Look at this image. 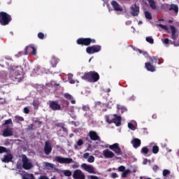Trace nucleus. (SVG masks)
Wrapping results in <instances>:
<instances>
[{"instance_id": "17", "label": "nucleus", "mask_w": 179, "mask_h": 179, "mask_svg": "<svg viewBox=\"0 0 179 179\" xmlns=\"http://www.w3.org/2000/svg\"><path fill=\"white\" fill-rule=\"evenodd\" d=\"M121 120H122V117L121 116H118L116 114L113 115V119L112 120V124H115L116 127H120L121 126Z\"/></svg>"}, {"instance_id": "4", "label": "nucleus", "mask_w": 179, "mask_h": 179, "mask_svg": "<svg viewBox=\"0 0 179 179\" xmlns=\"http://www.w3.org/2000/svg\"><path fill=\"white\" fill-rule=\"evenodd\" d=\"M76 43L78 45L89 47L91 44H96V39L92 38H79Z\"/></svg>"}, {"instance_id": "54", "label": "nucleus", "mask_w": 179, "mask_h": 179, "mask_svg": "<svg viewBox=\"0 0 179 179\" xmlns=\"http://www.w3.org/2000/svg\"><path fill=\"white\" fill-rule=\"evenodd\" d=\"M46 166L50 167L51 169H54V164H52L47 163Z\"/></svg>"}, {"instance_id": "6", "label": "nucleus", "mask_w": 179, "mask_h": 179, "mask_svg": "<svg viewBox=\"0 0 179 179\" xmlns=\"http://www.w3.org/2000/svg\"><path fill=\"white\" fill-rule=\"evenodd\" d=\"M22 168L24 170H30L33 169V164L31 162H29V158L26 155H23L22 157Z\"/></svg>"}, {"instance_id": "12", "label": "nucleus", "mask_w": 179, "mask_h": 179, "mask_svg": "<svg viewBox=\"0 0 179 179\" xmlns=\"http://www.w3.org/2000/svg\"><path fill=\"white\" fill-rule=\"evenodd\" d=\"M73 178L74 179H85V173L80 169H76L73 173Z\"/></svg>"}, {"instance_id": "58", "label": "nucleus", "mask_w": 179, "mask_h": 179, "mask_svg": "<svg viewBox=\"0 0 179 179\" xmlns=\"http://www.w3.org/2000/svg\"><path fill=\"white\" fill-rule=\"evenodd\" d=\"M33 127H34V125L30 124V125L28 127V129H33Z\"/></svg>"}, {"instance_id": "28", "label": "nucleus", "mask_w": 179, "mask_h": 179, "mask_svg": "<svg viewBox=\"0 0 179 179\" xmlns=\"http://www.w3.org/2000/svg\"><path fill=\"white\" fill-rule=\"evenodd\" d=\"M169 10H174L175 13H178V6L176 4H171Z\"/></svg>"}, {"instance_id": "48", "label": "nucleus", "mask_w": 179, "mask_h": 179, "mask_svg": "<svg viewBox=\"0 0 179 179\" xmlns=\"http://www.w3.org/2000/svg\"><path fill=\"white\" fill-rule=\"evenodd\" d=\"M153 171L156 172L157 170H159V166L157 165H154L152 167Z\"/></svg>"}, {"instance_id": "30", "label": "nucleus", "mask_w": 179, "mask_h": 179, "mask_svg": "<svg viewBox=\"0 0 179 179\" xmlns=\"http://www.w3.org/2000/svg\"><path fill=\"white\" fill-rule=\"evenodd\" d=\"M131 171L130 169H127V170H124L122 173V178H127V177H128V174H131Z\"/></svg>"}, {"instance_id": "16", "label": "nucleus", "mask_w": 179, "mask_h": 179, "mask_svg": "<svg viewBox=\"0 0 179 179\" xmlns=\"http://www.w3.org/2000/svg\"><path fill=\"white\" fill-rule=\"evenodd\" d=\"M110 3L115 12H122V7L120 6V3H118V2H117L116 1H112Z\"/></svg>"}, {"instance_id": "52", "label": "nucleus", "mask_w": 179, "mask_h": 179, "mask_svg": "<svg viewBox=\"0 0 179 179\" xmlns=\"http://www.w3.org/2000/svg\"><path fill=\"white\" fill-rule=\"evenodd\" d=\"M169 42L170 41L169 40V38H165L163 41L164 44H169Z\"/></svg>"}, {"instance_id": "21", "label": "nucleus", "mask_w": 179, "mask_h": 179, "mask_svg": "<svg viewBox=\"0 0 179 179\" xmlns=\"http://www.w3.org/2000/svg\"><path fill=\"white\" fill-rule=\"evenodd\" d=\"M13 159V156L12 155V154H8L3 156V158L1 159V162H3V163H10V162H12Z\"/></svg>"}, {"instance_id": "11", "label": "nucleus", "mask_w": 179, "mask_h": 179, "mask_svg": "<svg viewBox=\"0 0 179 179\" xmlns=\"http://www.w3.org/2000/svg\"><path fill=\"white\" fill-rule=\"evenodd\" d=\"M88 136H90V139L91 141H98L99 142L101 141V138H100V136L97 134V132L94 131H90Z\"/></svg>"}, {"instance_id": "47", "label": "nucleus", "mask_w": 179, "mask_h": 179, "mask_svg": "<svg viewBox=\"0 0 179 179\" xmlns=\"http://www.w3.org/2000/svg\"><path fill=\"white\" fill-rule=\"evenodd\" d=\"M119 110H121L122 113H125V111H127V108L124 107V106H121L120 108H118Z\"/></svg>"}, {"instance_id": "15", "label": "nucleus", "mask_w": 179, "mask_h": 179, "mask_svg": "<svg viewBox=\"0 0 179 179\" xmlns=\"http://www.w3.org/2000/svg\"><path fill=\"white\" fill-rule=\"evenodd\" d=\"M103 156L106 157V159H113L115 156V154L113 152V151H110L108 149L104 150L103 151Z\"/></svg>"}, {"instance_id": "38", "label": "nucleus", "mask_w": 179, "mask_h": 179, "mask_svg": "<svg viewBox=\"0 0 179 179\" xmlns=\"http://www.w3.org/2000/svg\"><path fill=\"white\" fill-rule=\"evenodd\" d=\"M8 152V148L3 146H0V154Z\"/></svg>"}, {"instance_id": "24", "label": "nucleus", "mask_w": 179, "mask_h": 179, "mask_svg": "<svg viewBox=\"0 0 179 179\" xmlns=\"http://www.w3.org/2000/svg\"><path fill=\"white\" fill-rule=\"evenodd\" d=\"M59 62V59L57 58L55 56H52L50 60V64L52 68H57V64Z\"/></svg>"}, {"instance_id": "55", "label": "nucleus", "mask_w": 179, "mask_h": 179, "mask_svg": "<svg viewBox=\"0 0 179 179\" xmlns=\"http://www.w3.org/2000/svg\"><path fill=\"white\" fill-rule=\"evenodd\" d=\"M83 110L84 111H87V110H89V107L87 106H83Z\"/></svg>"}, {"instance_id": "22", "label": "nucleus", "mask_w": 179, "mask_h": 179, "mask_svg": "<svg viewBox=\"0 0 179 179\" xmlns=\"http://www.w3.org/2000/svg\"><path fill=\"white\" fill-rule=\"evenodd\" d=\"M145 69L147 71H149V72H155L156 71V66H153L150 62H146L145 64Z\"/></svg>"}, {"instance_id": "25", "label": "nucleus", "mask_w": 179, "mask_h": 179, "mask_svg": "<svg viewBox=\"0 0 179 179\" xmlns=\"http://www.w3.org/2000/svg\"><path fill=\"white\" fill-rule=\"evenodd\" d=\"M65 99H67V100H70L71 104H76V101H75V99H73V96L72 95H71L69 93H65L64 94Z\"/></svg>"}, {"instance_id": "8", "label": "nucleus", "mask_w": 179, "mask_h": 179, "mask_svg": "<svg viewBox=\"0 0 179 179\" xmlns=\"http://www.w3.org/2000/svg\"><path fill=\"white\" fill-rule=\"evenodd\" d=\"M25 55H37V49L34 47V45H29L27 46L24 49Z\"/></svg>"}, {"instance_id": "26", "label": "nucleus", "mask_w": 179, "mask_h": 179, "mask_svg": "<svg viewBox=\"0 0 179 179\" xmlns=\"http://www.w3.org/2000/svg\"><path fill=\"white\" fill-rule=\"evenodd\" d=\"M113 117L114 115H105V120L108 122V124H113Z\"/></svg>"}, {"instance_id": "19", "label": "nucleus", "mask_w": 179, "mask_h": 179, "mask_svg": "<svg viewBox=\"0 0 179 179\" xmlns=\"http://www.w3.org/2000/svg\"><path fill=\"white\" fill-rule=\"evenodd\" d=\"M13 135V129L10 127H6L3 131V136H5L6 138L8 136H12Z\"/></svg>"}, {"instance_id": "46", "label": "nucleus", "mask_w": 179, "mask_h": 179, "mask_svg": "<svg viewBox=\"0 0 179 179\" xmlns=\"http://www.w3.org/2000/svg\"><path fill=\"white\" fill-rule=\"evenodd\" d=\"M24 114H29V113H30V110L29 109V108L27 107L24 108Z\"/></svg>"}, {"instance_id": "35", "label": "nucleus", "mask_w": 179, "mask_h": 179, "mask_svg": "<svg viewBox=\"0 0 179 179\" xmlns=\"http://www.w3.org/2000/svg\"><path fill=\"white\" fill-rule=\"evenodd\" d=\"M152 153H154V155H157V153H159V146L154 145L152 147Z\"/></svg>"}, {"instance_id": "63", "label": "nucleus", "mask_w": 179, "mask_h": 179, "mask_svg": "<svg viewBox=\"0 0 179 179\" xmlns=\"http://www.w3.org/2000/svg\"><path fill=\"white\" fill-rule=\"evenodd\" d=\"M54 85H55V86H59V83H55L54 84Z\"/></svg>"}, {"instance_id": "44", "label": "nucleus", "mask_w": 179, "mask_h": 179, "mask_svg": "<svg viewBox=\"0 0 179 179\" xmlns=\"http://www.w3.org/2000/svg\"><path fill=\"white\" fill-rule=\"evenodd\" d=\"M82 145H83V140L82 139H79L78 141H77V146H82Z\"/></svg>"}, {"instance_id": "3", "label": "nucleus", "mask_w": 179, "mask_h": 179, "mask_svg": "<svg viewBox=\"0 0 179 179\" xmlns=\"http://www.w3.org/2000/svg\"><path fill=\"white\" fill-rule=\"evenodd\" d=\"M12 22V15L5 11L0 12V26H8Z\"/></svg>"}, {"instance_id": "9", "label": "nucleus", "mask_w": 179, "mask_h": 179, "mask_svg": "<svg viewBox=\"0 0 179 179\" xmlns=\"http://www.w3.org/2000/svg\"><path fill=\"white\" fill-rule=\"evenodd\" d=\"M49 107L52 111H58L61 110V105L58 103V101H50Z\"/></svg>"}, {"instance_id": "2", "label": "nucleus", "mask_w": 179, "mask_h": 179, "mask_svg": "<svg viewBox=\"0 0 179 179\" xmlns=\"http://www.w3.org/2000/svg\"><path fill=\"white\" fill-rule=\"evenodd\" d=\"M81 78L84 80H87V82L95 83V82H99L100 80V75L96 71H90L88 73H85Z\"/></svg>"}, {"instance_id": "32", "label": "nucleus", "mask_w": 179, "mask_h": 179, "mask_svg": "<svg viewBox=\"0 0 179 179\" xmlns=\"http://www.w3.org/2000/svg\"><path fill=\"white\" fill-rule=\"evenodd\" d=\"M147 43H150V44H153L155 43V39L152 36H148L145 38Z\"/></svg>"}, {"instance_id": "33", "label": "nucleus", "mask_w": 179, "mask_h": 179, "mask_svg": "<svg viewBox=\"0 0 179 179\" xmlns=\"http://www.w3.org/2000/svg\"><path fill=\"white\" fill-rule=\"evenodd\" d=\"M143 155H148L149 153V148L148 147H143L141 151Z\"/></svg>"}, {"instance_id": "62", "label": "nucleus", "mask_w": 179, "mask_h": 179, "mask_svg": "<svg viewBox=\"0 0 179 179\" xmlns=\"http://www.w3.org/2000/svg\"><path fill=\"white\" fill-rule=\"evenodd\" d=\"M70 83H71L72 85H73V83H75V80H70Z\"/></svg>"}, {"instance_id": "1", "label": "nucleus", "mask_w": 179, "mask_h": 179, "mask_svg": "<svg viewBox=\"0 0 179 179\" xmlns=\"http://www.w3.org/2000/svg\"><path fill=\"white\" fill-rule=\"evenodd\" d=\"M8 77L13 82H22L23 68L20 66H10L8 68Z\"/></svg>"}, {"instance_id": "53", "label": "nucleus", "mask_w": 179, "mask_h": 179, "mask_svg": "<svg viewBox=\"0 0 179 179\" xmlns=\"http://www.w3.org/2000/svg\"><path fill=\"white\" fill-rule=\"evenodd\" d=\"M62 103H64V104H66V106H68L69 104V102H68V101L65 99H62Z\"/></svg>"}, {"instance_id": "34", "label": "nucleus", "mask_w": 179, "mask_h": 179, "mask_svg": "<svg viewBox=\"0 0 179 179\" xmlns=\"http://www.w3.org/2000/svg\"><path fill=\"white\" fill-rule=\"evenodd\" d=\"M145 16L148 20H152V14L149 11L145 12Z\"/></svg>"}, {"instance_id": "49", "label": "nucleus", "mask_w": 179, "mask_h": 179, "mask_svg": "<svg viewBox=\"0 0 179 179\" xmlns=\"http://www.w3.org/2000/svg\"><path fill=\"white\" fill-rule=\"evenodd\" d=\"M89 157H90V154H89V152H86V153H85V154L83 155V158H84V159H89Z\"/></svg>"}, {"instance_id": "43", "label": "nucleus", "mask_w": 179, "mask_h": 179, "mask_svg": "<svg viewBox=\"0 0 179 179\" xmlns=\"http://www.w3.org/2000/svg\"><path fill=\"white\" fill-rule=\"evenodd\" d=\"M128 128H129V129H135V126L134 124L129 122L128 123Z\"/></svg>"}, {"instance_id": "36", "label": "nucleus", "mask_w": 179, "mask_h": 179, "mask_svg": "<svg viewBox=\"0 0 179 179\" xmlns=\"http://www.w3.org/2000/svg\"><path fill=\"white\" fill-rule=\"evenodd\" d=\"M64 176L66 177H71V176H72V172L69 170H65L64 171Z\"/></svg>"}, {"instance_id": "45", "label": "nucleus", "mask_w": 179, "mask_h": 179, "mask_svg": "<svg viewBox=\"0 0 179 179\" xmlns=\"http://www.w3.org/2000/svg\"><path fill=\"white\" fill-rule=\"evenodd\" d=\"M118 170H119V171L124 172L125 171V166H119Z\"/></svg>"}, {"instance_id": "14", "label": "nucleus", "mask_w": 179, "mask_h": 179, "mask_svg": "<svg viewBox=\"0 0 179 179\" xmlns=\"http://www.w3.org/2000/svg\"><path fill=\"white\" fill-rule=\"evenodd\" d=\"M52 152V146L51 145V143H50V141H45V146H44V153L45 155H50Z\"/></svg>"}, {"instance_id": "18", "label": "nucleus", "mask_w": 179, "mask_h": 179, "mask_svg": "<svg viewBox=\"0 0 179 179\" xmlns=\"http://www.w3.org/2000/svg\"><path fill=\"white\" fill-rule=\"evenodd\" d=\"M131 15L134 17L139 15V6H136V3L131 6Z\"/></svg>"}, {"instance_id": "23", "label": "nucleus", "mask_w": 179, "mask_h": 179, "mask_svg": "<svg viewBox=\"0 0 179 179\" xmlns=\"http://www.w3.org/2000/svg\"><path fill=\"white\" fill-rule=\"evenodd\" d=\"M171 31V38L172 40H177V38L178 37V34H176V27L171 25L170 26Z\"/></svg>"}, {"instance_id": "57", "label": "nucleus", "mask_w": 179, "mask_h": 179, "mask_svg": "<svg viewBox=\"0 0 179 179\" xmlns=\"http://www.w3.org/2000/svg\"><path fill=\"white\" fill-rule=\"evenodd\" d=\"M34 122H37L38 124L41 125L43 124V122L39 120H35Z\"/></svg>"}, {"instance_id": "56", "label": "nucleus", "mask_w": 179, "mask_h": 179, "mask_svg": "<svg viewBox=\"0 0 179 179\" xmlns=\"http://www.w3.org/2000/svg\"><path fill=\"white\" fill-rule=\"evenodd\" d=\"M132 50H134V51H138V48L134 45H131Z\"/></svg>"}, {"instance_id": "61", "label": "nucleus", "mask_w": 179, "mask_h": 179, "mask_svg": "<svg viewBox=\"0 0 179 179\" xmlns=\"http://www.w3.org/2000/svg\"><path fill=\"white\" fill-rule=\"evenodd\" d=\"M152 118H153V120H156V118H157V115H152Z\"/></svg>"}, {"instance_id": "5", "label": "nucleus", "mask_w": 179, "mask_h": 179, "mask_svg": "<svg viewBox=\"0 0 179 179\" xmlns=\"http://www.w3.org/2000/svg\"><path fill=\"white\" fill-rule=\"evenodd\" d=\"M101 51V46L100 45H94L92 46H88L86 48L87 54H96L97 52H100Z\"/></svg>"}, {"instance_id": "20", "label": "nucleus", "mask_w": 179, "mask_h": 179, "mask_svg": "<svg viewBox=\"0 0 179 179\" xmlns=\"http://www.w3.org/2000/svg\"><path fill=\"white\" fill-rule=\"evenodd\" d=\"M131 145H133V147L134 148V149H138V148H139L141 146V144L142 143V142L141 141V139L139 138H134L131 141Z\"/></svg>"}, {"instance_id": "41", "label": "nucleus", "mask_w": 179, "mask_h": 179, "mask_svg": "<svg viewBox=\"0 0 179 179\" xmlns=\"http://www.w3.org/2000/svg\"><path fill=\"white\" fill-rule=\"evenodd\" d=\"M158 26L161 27V29H164V30H169V27L166 25H163L162 24H159Z\"/></svg>"}, {"instance_id": "13", "label": "nucleus", "mask_w": 179, "mask_h": 179, "mask_svg": "<svg viewBox=\"0 0 179 179\" xmlns=\"http://www.w3.org/2000/svg\"><path fill=\"white\" fill-rule=\"evenodd\" d=\"M81 167L85 170V171H87V173H90V174H96V171H94V167L90 165H87V164H83L81 165Z\"/></svg>"}, {"instance_id": "10", "label": "nucleus", "mask_w": 179, "mask_h": 179, "mask_svg": "<svg viewBox=\"0 0 179 179\" xmlns=\"http://www.w3.org/2000/svg\"><path fill=\"white\" fill-rule=\"evenodd\" d=\"M109 149L113 150V152H115L117 155H122V151L121 150V148H120V144L117 143L109 145Z\"/></svg>"}, {"instance_id": "51", "label": "nucleus", "mask_w": 179, "mask_h": 179, "mask_svg": "<svg viewBox=\"0 0 179 179\" xmlns=\"http://www.w3.org/2000/svg\"><path fill=\"white\" fill-rule=\"evenodd\" d=\"M118 177V174L117 173H112V178H117Z\"/></svg>"}, {"instance_id": "27", "label": "nucleus", "mask_w": 179, "mask_h": 179, "mask_svg": "<svg viewBox=\"0 0 179 179\" xmlns=\"http://www.w3.org/2000/svg\"><path fill=\"white\" fill-rule=\"evenodd\" d=\"M150 59L152 62H154L155 64H158V65L162 64V62H160V59H159L157 57H150Z\"/></svg>"}, {"instance_id": "40", "label": "nucleus", "mask_w": 179, "mask_h": 179, "mask_svg": "<svg viewBox=\"0 0 179 179\" xmlns=\"http://www.w3.org/2000/svg\"><path fill=\"white\" fill-rule=\"evenodd\" d=\"M9 124H13V123L12 122V119H8L5 121V122L3 124V127H5V125H9Z\"/></svg>"}, {"instance_id": "7", "label": "nucleus", "mask_w": 179, "mask_h": 179, "mask_svg": "<svg viewBox=\"0 0 179 179\" xmlns=\"http://www.w3.org/2000/svg\"><path fill=\"white\" fill-rule=\"evenodd\" d=\"M55 161L60 164H71L73 163V159L72 158H65L61 156H56Z\"/></svg>"}, {"instance_id": "59", "label": "nucleus", "mask_w": 179, "mask_h": 179, "mask_svg": "<svg viewBox=\"0 0 179 179\" xmlns=\"http://www.w3.org/2000/svg\"><path fill=\"white\" fill-rule=\"evenodd\" d=\"M174 44H175V45H176V47H178L179 46V41L177 42H175Z\"/></svg>"}, {"instance_id": "42", "label": "nucleus", "mask_w": 179, "mask_h": 179, "mask_svg": "<svg viewBox=\"0 0 179 179\" xmlns=\"http://www.w3.org/2000/svg\"><path fill=\"white\" fill-rule=\"evenodd\" d=\"M38 37L40 38V40H43L44 34H43V32H39L38 34Z\"/></svg>"}, {"instance_id": "29", "label": "nucleus", "mask_w": 179, "mask_h": 179, "mask_svg": "<svg viewBox=\"0 0 179 179\" xmlns=\"http://www.w3.org/2000/svg\"><path fill=\"white\" fill-rule=\"evenodd\" d=\"M147 1L151 9H153L155 10V9H156V2H155V0H147Z\"/></svg>"}, {"instance_id": "50", "label": "nucleus", "mask_w": 179, "mask_h": 179, "mask_svg": "<svg viewBox=\"0 0 179 179\" xmlns=\"http://www.w3.org/2000/svg\"><path fill=\"white\" fill-rule=\"evenodd\" d=\"M64 125V124H62V126H61L63 132H68V129Z\"/></svg>"}, {"instance_id": "37", "label": "nucleus", "mask_w": 179, "mask_h": 179, "mask_svg": "<svg viewBox=\"0 0 179 179\" xmlns=\"http://www.w3.org/2000/svg\"><path fill=\"white\" fill-rule=\"evenodd\" d=\"M169 174H170V171L169 169H164L163 171V176L164 177H165L164 179H167V178L166 177H167V176H169Z\"/></svg>"}, {"instance_id": "64", "label": "nucleus", "mask_w": 179, "mask_h": 179, "mask_svg": "<svg viewBox=\"0 0 179 179\" xmlns=\"http://www.w3.org/2000/svg\"><path fill=\"white\" fill-rule=\"evenodd\" d=\"M143 55H148V53L146 52H143Z\"/></svg>"}, {"instance_id": "60", "label": "nucleus", "mask_w": 179, "mask_h": 179, "mask_svg": "<svg viewBox=\"0 0 179 179\" xmlns=\"http://www.w3.org/2000/svg\"><path fill=\"white\" fill-rule=\"evenodd\" d=\"M138 52H139V54H143V52L141 49H136Z\"/></svg>"}, {"instance_id": "39", "label": "nucleus", "mask_w": 179, "mask_h": 179, "mask_svg": "<svg viewBox=\"0 0 179 179\" xmlns=\"http://www.w3.org/2000/svg\"><path fill=\"white\" fill-rule=\"evenodd\" d=\"M87 162H88V163H94V157L93 155H90V157H88Z\"/></svg>"}, {"instance_id": "31", "label": "nucleus", "mask_w": 179, "mask_h": 179, "mask_svg": "<svg viewBox=\"0 0 179 179\" xmlns=\"http://www.w3.org/2000/svg\"><path fill=\"white\" fill-rule=\"evenodd\" d=\"M15 122H17V124H19V122H22L24 121V118L20 115H15Z\"/></svg>"}]
</instances>
